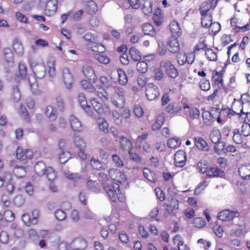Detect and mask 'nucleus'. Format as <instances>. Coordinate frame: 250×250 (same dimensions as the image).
<instances>
[{"instance_id": "1", "label": "nucleus", "mask_w": 250, "mask_h": 250, "mask_svg": "<svg viewBox=\"0 0 250 250\" xmlns=\"http://www.w3.org/2000/svg\"><path fill=\"white\" fill-rule=\"evenodd\" d=\"M120 186L118 183L113 184L110 188V200L116 203L112 205L113 211L122 210L125 208V197L124 194L120 190Z\"/></svg>"}, {"instance_id": "2", "label": "nucleus", "mask_w": 250, "mask_h": 250, "mask_svg": "<svg viewBox=\"0 0 250 250\" xmlns=\"http://www.w3.org/2000/svg\"><path fill=\"white\" fill-rule=\"evenodd\" d=\"M34 171L39 176L45 175L49 181H53L56 177V173L51 167H46L42 161L37 162L34 166Z\"/></svg>"}, {"instance_id": "3", "label": "nucleus", "mask_w": 250, "mask_h": 250, "mask_svg": "<svg viewBox=\"0 0 250 250\" xmlns=\"http://www.w3.org/2000/svg\"><path fill=\"white\" fill-rule=\"evenodd\" d=\"M34 152L31 148H24L18 146L16 151V157L22 164H26L29 160L33 159Z\"/></svg>"}, {"instance_id": "4", "label": "nucleus", "mask_w": 250, "mask_h": 250, "mask_svg": "<svg viewBox=\"0 0 250 250\" xmlns=\"http://www.w3.org/2000/svg\"><path fill=\"white\" fill-rule=\"evenodd\" d=\"M84 39L87 42L89 47L96 52H102L103 49H100V47L103 48L104 46L100 42L98 37L91 33H88L83 36Z\"/></svg>"}, {"instance_id": "5", "label": "nucleus", "mask_w": 250, "mask_h": 250, "mask_svg": "<svg viewBox=\"0 0 250 250\" xmlns=\"http://www.w3.org/2000/svg\"><path fill=\"white\" fill-rule=\"evenodd\" d=\"M111 133L115 141L119 143L121 148L125 151L131 150L132 144L131 142L126 137L120 134L119 132L115 129L110 128Z\"/></svg>"}, {"instance_id": "6", "label": "nucleus", "mask_w": 250, "mask_h": 250, "mask_svg": "<svg viewBox=\"0 0 250 250\" xmlns=\"http://www.w3.org/2000/svg\"><path fill=\"white\" fill-rule=\"evenodd\" d=\"M114 93L113 95V104L118 108H122L125 104V90L123 87L118 86L113 88Z\"/></svg>"}, {"instance_id": "7", "label": "nucleus", "mask_w": 250, "mask_h": 250, "mask_svg": "<svg viewBox=\"0 0 250 250\" xmlns=\"http://www.w3.org/2000/svg\"><path fill=\"white\" fill-rule=\"evenodd\" d=\"M110 174H111L110 177L112 179V181H110L112 186L114 183H118L119 185L120 184L121 186L124 187L128 184L126 176L121 171L114 169H110Z\"/></svg>"}, {"instance_id": "8", "label": "nucleus", "mask_w": 250, "mask_h": 250, "mask_svg": "<svg viewBox=\"0 0 250 250\" xmlns=\"http://www.w3.org/2000/svg\"><path fill=\"white\" fill-rule=\"evenodd\" d=\"M185 114L189 122L198 119L200 116V111L196 107H190L188 104L183 106Z\"/></svg>"}, {"instance_id": "9", "label": "nucleus", "mask_w": 250, "mask_h": 250, "mask_svg": "<svg viewBox=\"0 0 250 250\" xmlns=\"http://www.w3.org/2000/svg\"><path fill=\"white\" fill-rule=\"evenodd\" d=\"M161 66L170 77L175 78L177 77L178 75L177 70L170 61H162L161 62Z\"/></svg>"}, {"instance_id": "10", "label": "nucleus", "mask_w": 250, "mask_h": 250, "mask_svg": "<svg viewBox=\"0 0 250 250\" xmlns=\"http://www.w3.org/2000/svg\"><path fill=\"white\" fill-rule=\"evenodd\" d=\"M12 180V174L10 172H5L2 175H0V188L6 184L7 189L9 190V191L12 192L14 189L13 185L11 184Z\"/></svg>"}, {"instance_id": "11", "label": "nucleus", "mask_w": 250, "mask_h": 250, "mask_svg": "<svg viewBox=\"0 0 250 250\" xmlns=\"http://www.w3.org/2000/svg\"><path fill=\"white\" fill-rule=\"evenodd\" d=\"M239 214V212L237 210L225 209L219 212L217 217L222 221H230L238 217Z\"/></svg>"}, {"instance_id": "12", "label": "nucleus", "mask_w": 250, "mask_h": 250, "mask_svg": "<svg viewBox=\"0 0 250 250\" xmlns=\"http://www.w3.org/2000/svg\"><path fill=\"white\" fill-rule=\"evenodd\" d=\"M146 95L148 100H154L159 96L158 87L153 83H148L146 85Z\"/></svg>"}, {"instance_id": "13", "label": "nucleus", "mask_w": 250, "mask_h": 250, "mask_svg": "<svg viewBox=\"0 0 250 250\" xmlns=\"http://www.w3.org/2000/svg\"><path fill=\"white\" fill-rule=\"evenodd\" d=\"M70 243L71 249L73 250H84L87 245L86 240L82 237L74 238Z\"/></svg>"}, {"instance_id": "14", "label": "nucleus", "mask_w": 250, "mask_h": 250, "mask_svg": "<svg viewBox=\"0 0 250 250\" xmlns=\"http://www.w3.org/2000/svg\"><path fill=\"white\" fill-rule=\"evenodd\" d=\"M91 101L92 106L98 114L104 116H107L109 114L108 106L102 105L95 98L92 99Z\"/></svg>"}, {"instance_id": "15", "label": "nucleus", "mask_w": 250, "mask_h": 250, "mask_svg": "<svg viewBox=\"0 0 250 250\" xmlns=\"http://www.w3.org/2000/svg\"><path fill=\"white\" fill-rule=\"evenodd\" d=\"M78 102L81 107L89 116L93 115V111L90 105H88L87 101L84 94L83 93H80L78 98Z\"/></svg>"}, {"instance_id": "16", "label": "nucleus", "mask_w": 250, "mask_h": 250, "mask_svg": "<svg viewBox=\"0 0 250 250\" xmlns=\"http://www.w3.org/2000/svg\"><path fill=\"white\" fill-rule=\"evenodd\" d=\"M186 153L183 150L176 152L174 156V164L176 167H182L186 164Z\"/></svg>"}, {"instance_id": "17", "label": "nucleus", "mask_w": 250, "mask_h": 250, "mask_svg": "<svg viewBox=\"0 0 250 250\" xmlns=\"http://www.w3.org/2000/svg\"><path fill=\"white\" fill-rule=\"evenodd\" d=\"M218 0H208L203 2L200 7V12L201 15L208 14V11L211 9H214L217 5Z\"/></svg>"}, {"instance_id": "18", "label": "nucleus", "mask_w": 250, "mask_h": 250, "mask_svg": "<svg viewBox=\"0 0 250 250\" xmlns=\"http://www.w3.org/2000/svg\"><path fill=\"white\" fill-rule=\"evenodd\" d=\"M58 0H49L46 3L45 14L48 16L54 14L58 8Z\"/></svg>"}, {"instance_id": "19", "label": "nucleus", "mask_w": 250, "mask_h": 250, "mask_svg": "<svg viewBox=\"0 0 250 250\" xmlns=\"http://www.w3.org/2000/svg\"><path fill=\"white\" fill-rule=\"evenodd\" d=\"M71 128L75 132H81L83 130V126L80 120L73 115L69 117Z\"/></svg>"}, {"instance_id": "20", "label": "nucleus", "mask_w": 250, "mask_h": 250, "mask_svg": "<svg viewBox=\"0 0 250 250\" xmlns=\"http://www.w3.org/2000/svg\"><path fill=\"white\" fill-rule=\"evenodd\" d=\"M82 71L85 77L89 80H92L93 83L96 82L97 78L92 67L86 65H84L83 67Z\"/></svg>"}, {"instance_id": "21", "label": "nucleus", "mask_w": 250, "mask_h": 250, "mask_svg": "<svg viewBox=\"0 0 250 250\" xmlns=\"http://www.w3.org/2000/svg\"><path fill=\"white\" fill-rule=\"evenodd\" d=\"M62 79L66 87L71 86L73 82V77L68 68L65 67L62 69Z\"/></svg>"}, {"instance_id": "22", "label": "nucleus", "mask_w": 250, "mask_h": 250, "mask_svg": "<svg viewBox=\"0 0 250 250\" xmlns=\"http://www.w3.org/2000/svg\"><path fill=\"white\" fill-rule=\"evenodd\" d=\"M167 48L169 52L175 53L180 49L179 43L176 38H170L167 44Z\"/></svg>"}, {"instance_id": "23", "label": "nucleus", "mask_w": 250, "mask_h": 250, "mask_svg": "<svg viewBox=\"0 0 250 250\" xmlns=\"http://www.w3.org/2000/svg\"><path fill=\"white\" fill-rule=\"evenodd\" d=\"M116 74H117L118 76L119 83L122 85H125L127 82V78L125 72L122 69L118 68L116 70L112 71L110 75Z\"/></svg>"}, {"instance_id": "24", "label": "nucleus", "mask_w": 250, "mask_h": 250, "mask_svg": "<svg viewBox=\"0 0 250 250\" xmlns=\"http://www.w3.org/2000/svg\"><path fill=\"white\" fill-rule=\"evenodd\" d=\"M194 144L195 146L199 149L204 151L208 150V146L206 141L201 137L197 136L194 138Z\"/></svg>"}, {"instance_id": "25", "label": "nucleus", "mask_w": 250, "mask_h": 250, "mask_svg": "<svg viewBox=\"0 0 250 250\" xmlns=\"http://www.w3.org/2000/svg\"><path fill=\"white\" fill-rule=\"evenodd\" d=\"M240 176L244 179L250 177V165L246 164L241 166L238 169Z\"/></svg>"}, {"instance_id": "26", "label": "nucleus", "mask_w": 250, "mask_h": 250, "mask_svg": "<svg viewBox=\"0 0 250 250\" xmlns=\"http://www.w3.org/2000/svg\"><path fill=\"white\" fill-rule=\"evenodd\" d=\"M45 114L51 121H55L57 118L58 113L56 108L51 105H48L46 107Z\"/></svg>"}, {"instance_id": "27", "label": "nucleus", "mask_w": 250, "mask_h": 250, "mask_svg": "<svg viewBox=\"0 0 250 250\" xmlns=\"http://www.w3.org/2000/svg\"><path fill=\"white\" fill-rule=\"evenodd\" d=\"M99 180L101 181L103 188L105 190L106 193L108 195L109 192V179L107 174L103 172H100L99 174Z\"/></svg>"}, {"instance_id": "28", "label": "nucleus", "mask_w": 250, "mask_h": 250, "mask_svg": "<svg viewBox=\"0 0 250 250\" xmlns=\"http://www.w3.org/2000/svg\"><path fill=\"white\" fill-rule=\"evenodd\" d=\"M14 213L10 210L4 211L3 214L0 213V222H12L15 219Z\"/></svg>"}, {"instance_id": "29", "label": "nucleus", "mask_w": 250, "mask_h": 250, "mask_svg": "<svg viewBox=\"0 0 250 250\" xmlns=\"http://www.w3.org/2000/svg\"><path fill=\"white\" fill-rule=\"evenodd\" d=\"M86 12L90 15H93L98 10V6L96 3L93 0H90L87 2L85 6Z\"/></svg>"}, {"instance_id": "30", "label": "nucleus", "mask_w": 250, "mask_h": 250, "mask_svg": "<svg viewBox=\"0 0 250 250\" xmlns=\"http://www.w3.org/2000/svg\"><path fill=\"white\" fill-rule=\"evenodd\" d=\"M209 138L213 143H218L222 138L220 130L217 128H213L209 133Z\"/></svg>"}, {"instance_id": "31", "label": "nucleus", "mask_w": 250, "mask_h": 250, "mask_svg": "<svg viewBox=\"0 0 250 250\" xmlns=\"http://www.w3.org/2000/svg\"><path fill=\"white\" fill-rule=\"evenodd\" d=\"M13 49L14 52L19 56H22L24 53L22 44L18 39H15L13 43Z\"/></svg>"}, {"instance_id": "32", "label": "nucleus", "mask_w": 250, "mask_h": 250, "mask_svg": "<svg viewBox=\"0 0 250 250\" xmlns=\"http://www.w3.org/2000/svg\"><path fill=\"white\" fill-rule=\"evenodd\" d=\"M207 175L209 177H223L224 173L217 167L208 168L207 171Z\"/></svg>"}, {"instance_id": "33", "label": "nucleus", "mask_w": 250, "mask_h": 250, "mask_svg": "<svg viewBox=\"0 0 250 250\" xmlns=\"http://www.w3.org/2000/svg\"><path fill=\"white\" fill-rule=\"evenodd\" d=\"M26 167L23 166L15 165L13 169L15 175L18 178L23 177L26 172Z\"/></svg>"}, {"instance_id": "34", "label": "nucleus", "mask_w": 250, "mask_h": 250, "mask_svg": "<svg viewBox=\"0 0 250 250\" xmlns=\"http://www.w3.org/2000/svg\"><path fill=\"white\" fill-rule=\"evenodd\" d=\"M86 186L88 189L93 192L98 193L101 191L100 185L97 181L88 180L87 182Z\"/></svg>"}, {"instance_id": "35", "label": "nucleus", "mask_w": 250, "mask_h": 250, "mask_svg": "<svg viewBox=\"0 0 250 250\" xmlns=\"http://www.w3.org/2000/svg\"><path fill=\"white\" fill-rule=\"evenodd\" d=\"M174 244L177 245L178 250H188V248L182 240L179 235H176L173 239Z\"/></svg>"}, {"instance_id": "36", "label": "nucleus", "mask_w": 250, "mask_h": 250, "mask_svg": "<svg viewBox=\"0 0 250 250\" xmlns=\"http://www.w3.org/2000/svg\"><path fill=\"white\" fill-rule=\"evenodd\" d=\"M142 30L145 35L152 37L155 35V31L153 26L150 23H146L142 26Z\"/></svg>"}, {"instance_id": "37", "label": "nucleus", "mask_w": 250, "mask_h": 250, "mask_svg": "<svg viewBox=\"0 0 250 250\" xmlns=\"http://www.w3.org/2000/svg\"><path fill=\"white\" fill-rule=\"evenodd\" d=\"M232 109L234 113L236 114L240 115L242 116L244 114L243 111V104L240 101L234 102L232 105Z\"/></svg>"}, {"instance_id": "38", "label": "nucleus", "mask_w": 250, "mask_h": 250, "mask_svg": "<svg viewBox=\"0 0 250 250\" xmlns=\"http://www.w3.org/2000/svg\"><path fill=\"white\" fill-rule=\"evenodd\" d=\"M144 176L149 182L155 183L157 181L154 173L147 168H145L143 170Z\"/></svg>"}, {"instance_id": "39", "label": "nucleus", "mask_w": 250, "mask_h": 250, "mask_svg": "<svg viewBox=\"0 0 250 250\" xmlns=\"http://www.w3.org/2000/svg\"><path fill=\"white\" fill-rule=\"evenodd\" d=\"M169 29L173 36H179L180 34L181 29L178 22L172 21L169 24Z\"/></svg>"}, {"instance_id": "40", "label": "nucleus", "mask_w": 250, "mask_h": 250, "mask_svg": "<svg viewBox=\"0 0 250 250\" xmlns=\"http://www.w3.org/2000/svg\"><path fill=\"white\" fill-rule=\"evenodd\" d=\"M47 67L50 77H54L56 75L55 61L53 59H49L46 62Z\"/></svg>"}, {"instance_id": "41", "label": "nucleus", "mask_w": 250, "mask_h": 250, "mask_svg": "<svg viewBox=\"0 0 250 250\" xmlns=\"http://www.w3.org/2000/svg\"><path fill=\"white\" fill-rule=\"evenodd\" d=\"M152 1L151 0H145L143 4L142 10L146 15H149L152 12Z\"/></svg>"}, {"instance_id": "42", "label": "nucleus", "mask_w": 250, "mask_h": 250, "mask_svg": "<svg viewBox=\"0 0 250 250\" xmlns=\"http://www.w3.org/2000/svg\"><path fill=\"white\" fill-rule=\"evenodd\" d=\"M129 54L132 60L135 62L139 61L142 58L141 52L135 47H132L129 49Z\"/></svg>"}, {"instance_id": "43", "label": "nucleus", "mask_w": 250, "mask_h": 250, "mask_svg": "<svg viewBox=\"0 0 250 250\" xmlns=\"http://www.w3.org/2000/svg\"><path fill=\"white\" fill-rule=\"evenodd\" d=\"M98 122L100 130L104 133H108L109 130L108 123L103 118H99Z\"/></svg>"}, {"instance_id": "44", "label": "nucleus", "mask_w": 250, "mask_h": 250, "mask_svg": "<svg viewBox=\"0 0 250 250\" xmlns=\"http://www.w3.org/2000/svg\"><path fill=\"white\" fill-rule=\"evenodd\" d=\"M3 58L7 62H14L13 53L10 48H5L3 49Z\"/></svg>"}, {"instance_id": "45", "label": "nucleus", "mask_w": 250, "mask_h": 250, "mask_svg": "<svg viewBox=\"0 0 250 250\" xmlns=\"http://www.w3.org/2000/svg\"><path fill=\"white\" fill-rule=\"evenodd\" d=\"M202 15V25L204 27H208L212 24V17L209 14H204Z\"/></svg>"}, {"instance_id": "46", "label": "nucleus", "mask_w": 250, "mask_h": 250, "mask_svg": "<svg viewBox=\"0 0 250 250\" xmlns=\"http://www.w3.org/2000/svg\"><path fill=\"white\" fill-rule=\"evenodd\" d=\"M82 86L83 89L91 93L96 92V87L93 86L90 83L85 80H82L81 82Z\"/></svg>"}, {"instance_id": "47", "label": "nucleus", "mask_w": 250, "mask_h": 250, "mask_svg": "<svg viewBox=\"0 0 250 250\" xmlns=\"http://www.w3.org/2000/svg\"><path fill=\"white\" fill-rule=\"evenodd\" d=\"M97 89L98 90H96V95L103 101H107L108 99V94L104 88L100 86L98 88L96 87Z\"/></svg>"}, {"instance_id": "48", "label": "nucleus", "mask_w": 250, "mask_h": 250, "mask_svg": "<svg viewBox=\"0 0 250 250\" xmlns=\"http://www.w3.org/2000/svg\"><path fill=\"white\" fill-rule=\"evenodd\" d=\"M73 142L78 148H85V143L83 139L78 135H74Z\"/></svg>"}, {"instance_id": "49", "label": "nucleus", "mask_w": 250, "mask_h": 250, "mask_svg": "<svg viewBox=\"0 0 250 250\" xmlns=\"http://www.w3.org/2000/svg\"><path fill=\"white\" fill-rule=\"evenodd\" d=\"M71 156V154L69 152L62 151L59 154V162L62 164H64L69 160Z\"/></svg>"}, {"instance_id": "50", "label": "nucleus", "mask_w": 250, "mask_h": 250, "mask_svg": "<svg viewBox=\"0 0 250 250\" xmlns=\"http://www.w3.org/2000/svg\"><path fill=\"white\" fill-rule=\"evenodd\" d=\"M108 161L106 162H104V161L100 162L98 160L95 159L94 158H92L91 159L90 164L92 167L95 170H101L104 167L103 165V164H107Z\"/></svg>"}, {"instance_id": "51", "label": "nucleus", "mask_w": 250, "mask_h": 250, "mask_svg": "<svg viewBox=\"0 0 250 250\" xmlns=\"http://www.w3.org/2000/svg\"><path fill=\"white\" fill-rule=\"evenodd\" d=\"M205 55L207 59L210 61H216L217 60L216 53L212 49H207L205 51Z\"/></svg>"}, {"instance_id": "52", "label": "nucleus", "mask_w": 250, "mask_h": 250, "mask_svg": "<svg viewBox=\"0 0 250 250\" xmlns=\"http://www.w3.org/2000/svg\"><path fill=\"white\" fill-rule=\"evenodd\" d=\"M208 185V183L206 180L200 182L196 188L194 194L195 195H199L206 188Z\"/></svg>"}, {"instance_id": "53", "label": "nucleus", "mask_w": 250, "mask_h": 250, "mask_svg": "<svg viewBox=\"0 0 250 250\" xmlns=\"http://www.w3.org/2000/svg\"><path fill=\"white\" fill-rule=\"evenodd\" d=\"M215 145L213 149L216 153L218 155L222 154L225 147V143L224 142L219 141L218 143H214Z\"/></svg>"}, {"instance_id": "54", "label": "nucleus", "mask_w": 250, "mask_h": 250, "mask_svg": "<svg viewBox=\"0 0 250 250\" xmlns=\"http://www.w3.org/2000/svg\"><path fill=\"white\" fill-rule=\"evenodd\" d=\"M233 137L232 139L233 142L237 144H240L243 142V136L240 133L239 129L236 128L233 130Z\"/></svg>"}, {"instance_id": "55", "label": "nucleus", "mask_w": 250, "mask_h": 250, "mask_svg": "<svg viewBox=\"0 0 250 250\" xmlns=\"http://www.w3.org/2000/svg\"><path fill=\"white\" fill-rule=\"evenodd\" d=\"M164 122V117L163 116L159 115L157 117L156 120L152 125L153 130H157L159 129Z\"/></svg>"}, {"instance_id": "56", "label": "nucleus", "mask_w": 250, "mask_h": 250, "mask_svg": "<svg viewBox=\"0 0 250 250\" xmlns=\"http://www.w3.org/2000/svg\"><path fill=\"white\" fill-rule=\"evenodd\" d=\"M202 118L204 124L207 125H210L211 124L213 116L208 111H204L202 113Z\"/></svg>"}, {"instance_id": "57", "label": "nucleus", "mask_w": 250, "mask_h": 250, "mask_svg": "<svg viewBox=\"0 0 250 250\" xmlns=\"http://www.w3.org/2000/svg\"><path fill=\"white\" fill-rule=\"evenodd\" d=\"M66 178L74 182H77L81 179V176L78 173H72L70 171H67L64 173Z\"/></svg>"}, {"instance_id": "58", "label": "nucleus", "mask_w": 250, "mask_h": 250, "mask_svg": "<svg viewBox=\"0 0 250 250\" xmlns=\"http://www.w3.org/2000/svg\"><path fill=\"white\" fill-rule=\"evenodd\" d=\"M21 115L22 119L27 123H29L31 122V118L28 112L25 107L21 106Z\"/></svg>"}, {"instance_id": "59", "label": "nucleus", "mask_w": 250, "mask_h": 250, "mask_svg": "<svg viewBox=\"0 0 250 250\" xmlns=\"http://www.w3.org/2000/svg\"><path fill=\"white\" fill-rule=\"evenodd\" d=\"M181 109L182 107L176 104H169L166 108L167 111L172 114L177 113Z\"/></svg>"}, {"instance_id": "60", "label": "nucleus", "mask_w": 250, "mask_h": 250, "mask_svg": "<svg viewBox=\"0 0 250 250\" xmlns=\"http://www.w3.org/2000/svg\"><path fill=\"white\" fill-rule=\"evenodd\" d=\"M21 93L18 86H14L13 87L11 98L15 102L19 101L21 99Z\"/></svg>"}, {"instance_id": "61", "label": "nucleus", "mask_w": 250, "mask_h": 250, "mask_svg": "<svg viewBox=\"0 0 250 250\" xmlns=\"http://www.w3.org/2000/svg\"><path fill=\"white\" fill-rule=\"evenodd\" d=\"M58 250H69L71 249V243L65 241L59 240L57 244Z\"/></svg>"}, {"instance_id": "62", "label": "nucleus", "mask_w": 250, "mask_h": 250, "mask_svg": "<svg viewBox=\"0 0 250 250\" xmlns=\"http://www.w3.org/2000/svg\"><path fill=\"white\" fill-rule=\"evenodd\" d=\"M147 64L145 61L139 62L136 65L137 70L142 73H145L147 70Z\"/></svg>"}, {"instance_id": "63", "label": "nucleus", "mask_w": 250, "mask_h": 250, "mask_svg": "<svg viewBox=\"0 0 250 250\" xmlns=\"http://www.w3.org/2000/svg\"><path fill=\"white\" fill-rule=\"evenodd\" d=\"M54 215L56 219L59 221H63L66 218V213L62 209H57Z\"/></svg>"}, {"instance_id": "64", "label": "nucleus", "mask_w": 250, "mask_h": 250, "mask_svg": "<svg viewBox=\"0 0 250 250\" xmlns=\"http://www.w3.org/2000/svg\"><path fill=\"white\" fill-rule=\"evenodd\" d=\"M13 203L16 206L20 207L24 205L25 199L23 196L18 195L14 198Z\"/></svg>"}]
</instances>
